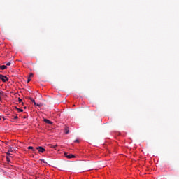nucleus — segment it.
I'll list each match as a JSON object with an SVG mask.
<instances>
[{
  "label": "nucleus",
  "instance_id": "f8f14e48",
  "mask_svg": "<svg viewBox=\"0 0 179 179\" xmlns=\"http://www.w3.org/2000/svg\"><path fill=\"white\" fill-rule=\"evenodd\" d=\"M58 145H52V148H53V149H56L57 148Z\"/></svg>",
  "mask_w": 179,
  "mask_h": 179
},
{
  "label": "nucleus",
  "instance_id": "aec40b11",
  "mask_svg": "<svg viewBox=\"0 0 179 179\" xmlns=\"http://www.w3.org/2000/svg\"><path fill=\"white\" fill-rule=\"evenodd\" d=\"M9 152H10V151H8V152H7V155H10V153Z\"/></svg>",
  "mask_w": 179,
  "mask_h": 179
},
{
  "label": "nucleus",
  "instance_id": "6ab92c4d",
  "mask_svg": "<svg viewBox=\"0 0 179 179\" xmlns=\"http://www.w3.org/2000/svg\"><path fill=\"white\" fill-rule=\"evenodd\" d=\"M7 161L10 162V160L9 159V157H7Z\"/></svg>",
  "mask_w": 179,
  "mask_h": 179
},
{
  "label": "nucleus",
  "instance_id": "2eb2a0df",
  "mask_svg": "<svg viewBox=\"0 0 179 179\" xmlns=\"http://www.w3.org/2000/svg\"><path fill=\"white\" fill-rule=\"evenodd\" d=\"M6 66H10V62H8V63L6 64Z\"/></svg>",
  "mask_w": 179,
  "mask_h": 179
},
{
  "label": "nucleus",
  "instance_id": "b1692460",
  "mask_svg": "<svg viewBox=\"0 0 179 179\" xmlns=\"http://www.w3.org/2000/svg\"><path fill=\"white\" fill-rule=\"evenodd\" d=\"M0 120H1V117H0Z\"/></svg>",
  "mask_w": 179,
  "mask_h": 179
},
{
  "label": "nucleus",
  "instance_id": "9d476101",
  "mask_svg": "<svg viewBox=\"0 0 179 179\" xmlns=\"http://www.w3.org/2000/svg\"><path fill=\"white\" fill-rule=\"evenodd\" d=\"M29 100H31V101H32V103H36V101H34V99H33L32 98H29Z\"/></svg>",
  "mask_w": 179,
  "mask_h": 179
},
{
  "label": "nucleus",
  "instance_id": "423d86ee",
  "mask_svg": "<svg viewBox=\"0 0 179 179\" xmlns=\"http://www.w3.org/2000/svg\"><path fill=\"white\" fill-rule=\"evenodd\" d=\"M0 69H1L2 71H3V70L6 69V66L2 65V66H0Z\"/></svg>",
  "mask_w": 179,
  "mask_h": 179
},
{
  "label": "nucleus",
  "instance_id": "5701e85b",
  "mask_svg": "<svg viewBox=\"0 0 179 179\" xmlns=\"http://www.w3.org/2000/svg\"><path fill=\"white\" fill-rule=\"evenodd\" d=\"M89 170H93V169H90L87 170V171H89Z\"/></svg>",
  "mask_w": 179,
  "mask_h": 179
},
{
  "label": "nucleus",
  "instance_id": "9b49d317",
  "mask_svg": "<svg viewBox=\"0 0 179 179\" xmlns=\"http://www.w3.org/2000/svg\"><path fill=\"white\" fill-rule=\"evenodd\" d=\"M33 76H34V74L32 73H31L30 74H29V78H33Z\"/></svg>",
  "mask_w": 179,
  "mask_h": 179
},
{
  "label": "nucleus",
  "instance_id": "20e7f679",
  "mask_svg": "<svg viewBox=\"0 0 179 179\" xmlns=\"http://www.w3.org/2000/svg\"><path fill=\"white\" fill-rule=\"evenodd\" d=\"M43 121H44V122H45V124H48L49 125H52V122H51L48 119H44Z\"/></svg>",
  "mask_w": 179,
  "mask_h": 179
},
{
  "label": "nucleus",
  "instance_id": "4be33fe9",
  "mask_svg": "<svg viewBox=\"0 0 179 179\" xmlns=\"http://www.w3.org/2000/svg\"><path fill=\"white\" fill-rule=\"evenodd\" d=\"M8 152H13V150H10Z\"/></svg>",
  "mask_w": 179,
  "mask_h": 179
},
{
  "label": "nucleus",
  "instance_id": "dca6fc26",
  "mask_svg": "<svg viewBox=\"0 0 179 179\" xmlns=\"http://www.w3.org/2000/svg\"><path fill=\"white\" fill-rule=\"evenodd\" d=\"M18 101H19V103H22V99L19 98Z\"/></svg>",
  "mask_w": 179,
  "mask_h": 179
},
{
  "label": "nucleus",
  "instance_id": "6e6552de",
  "mask_svg": "<svg viewBox=\"0 0 179 179\" xmlns=\"http://www.w3.org/2000/svg\"><path fill=\"white\" fill-rule=\"evenodd\" d=\"M16 109L17 110L18 113H23V109H20L18 108H16Z\"/></svg>",
  "mask_w": 179,
  "mask_h": 179
},
{
  "label": "nucleus",
  "instance_id": "1a4fd4ad",
  "mask_svg": "<svg viewBox=\"0 0 179 179\" xmlns=\"http://www.w3.org/2000/svg\"><path fill=\"white\" fill-rule=\"evenodd\" d=\"M28 149H31V150H33L34 152H36V150H34V148H33L32 146L28 147Z\"/></svg>",
  "mask_w": 179,
  "mask_h": 179
},
{
  "label": "nucleus",
  "instance_id": "412c9836",
  "mask_svg": "<svg viewBox=\"0 0 179 179\" xmlns=\"http://www.w3.org/2000/svg\"><path fill=\"white\" fill-rule=\"evenodd\" d=\"M43 163H45V161L44 159L42 160Z\"/></svg>",
  "mask_w": 179,
  "mask_h": 179
},
{
  "label": "nucleus",
  "instance_id": "a211bd4d",
  "mask_svg": "<svg viewBox=\"0 0 179 179\" xmlns=\"http://www.w3.org/2000/svg\"><path fill=\"white\" fill-rule=\"evenodd\" d=\"M17 118H19L17 116L14 117V120H17Z\"/></svg>",
  "mask_w": 179,
  "mask_h": 179
},
{
  "label": "nucleus",
  "instance_id": "4468645a",
  "mask_svg": "<svg viewBox=\"0 0 179 179\" xmlns=\"http://www.w3.org/2000/svg\"><path fill=\"white\" fill-rule=\"evenodd\" d=\"M31 80V78H28L27 83H29V82H30Z\"/></svg>",
  "mask_w": 179,
  "mask_h": 179
},
{
  "label": "nucleus",
  "instance_id": "0eeeda50",
  "mask_svg": "<svg viewBox=\"0 0 179 179\" xmlns=\"http://www.w3.org/2000/svg\"><path fill=\"white\" fill-rule=\"evenodd\" d=\"M1 96H3V92H0V101H2Z\"/></svg>",
  "mask_w": 179,
  "mask_h": 179
},
{
  "label": "nucleus",
  "instance_id": "ddd939ff",
  "mask_svg": "<svg viewBox=\"0 0 179 179\" xmlns=\"http://www.w3.org/2000/svg\"><path fill=\"white\" fill-rule=\"evenodd\" d=\"M65 131H65V132H66V134H69V129H65Z\"/></svg>",
  "mask_w": 179,
  "mask_h": 179
},
{
  "label": "nucleus",
  "instance_id": "39448f33",
  "mask_svg": "<svg viewBox=\"0 0 179 179\" xmlns=\"http://www.w3.org/2000/svg\"><path fill=\"white\" fill-rule=\"evenodd\" d=\"M34 106H36V107H43V103H37L34 102Z\"/></svg>",
  "mask_w": 179,
  "mask_h": 179
},
{
  "label": "nucleus",
  "instance_id": "7ed1b4c3",
  "mask_svg": "<svg viewBox=\"0 0 179 179\" xmlns=\"http://www.w3.org/2000/svg\"><path fill=\"white\" fill-rule=\"evenodd\" d=\"M36 150H38V152H40V153H44V152H45V150L44 149V148L40 146V147H36Z\"/></svg>",
  "mask_w": 179,
  "mask_h": 179
},
{
  "label": "nucleus",
  "instance_id": "f03ea898",
  "mask_svg": "<svg viewBox=\"0 0 179 179\" xmlns=\"http://www.w3.org/2000/svg\"><path fill=\"white\" fill-rule=\"evenodd\" d=\"M64 155L66 157H67V159H73V157H75V155L72 154L68 155V152H64Z\"/></svg>",
  "mask_w": 179,
  "mask_h": 179
},
{
  "label": "nucleus",
  "instance_id": "f257e3e1",
  "mask_svg": "<svg viewBox=\"0 0 179 179\" xmlns=\"http://www.w3.org/2000/svg\"><path fill=\"white\" fill-rule=\"evenodd\" d=\"M0 79L2 80V82H8V80H9L8 77L1 74H0Z\"/></svg>",
  "mask_w": 179,
  "mask_h": 179
},
{
  "label": "nucleus",
  "instance_id": "f3484780",
  "mask_svg": "<svg viewBox=\"0 0 179 179\" xmlns=\"http://www.w3.org/2000/svg\"><path fill=\"white\" fill-rule=\"evenodd\" d=\"M74 142H76V143H79V140L76 139Z\"/></svg>",
  "mask_w": 179,
  "mask_h": 179
}]
</instances>
